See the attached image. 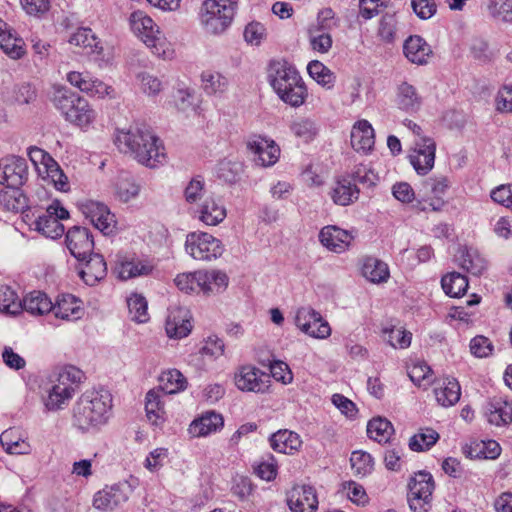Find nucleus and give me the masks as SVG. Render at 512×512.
I'll list each match as a JSON object with an SVG mask.
<instances>
[{"label": "nucleus", "mask_w": 512, "mask_h": 512, "mask_svg": "<svg viewBox=\"0 0 512 512\" xmlns=\"http://www.w3.org/2000/svg\"><path fill=\"white\" fill-rule=\"evenodd\" d=\"M190 313L186 308L177 307L169 311L165 330L169 338L182 339L191 332Z\"/></svg>", "instance_id": "4be33fe9"}, {"label": "nucleus", "mask_w": 512, "mask_h": 512, "mask_svg": "<svg viewBox=\"0 0 512 512\" xmlns=\"http://www.w3.org/2000/svg\"><path fill=\"white\" fill-rule=\"evenodd\" d=\"M68 218L69 212L59 201H53L37 215L34 221L35 230L47 238L57 239L64 234L65 230L61 220Z\"/></svg>", "instance_id": "1a4fd4ad"}, {"label": "nucleus", "mask_w": 512, "mask_h": 512, "mask_svg": "<svg viewBox=\"0 0 512 512\" xmlns=\"http://www.w3.org/2000/svg\"><path fill=\"white\" fill-rule=\"evenodd\" d=\"M463 453L470 459H496L501 447L494 440H472L463 447Z\"/></svg>", "instance_id": "2f4dec72"}, {"label": "nucleus", "mask_w": 512, "mask_h": 512, "mask_svg": "<svg viewBox=\"0 0 512 512\" xmlns=\"http://www.w3.org/2000/svg\"><path fill=\"white\" fill-rule=\"evenodd\" d=\"M238 0H205L200 11V22L206 32L220 34L230 26Z\"/></svg>", "instance_id": "20e7f679"}, {"label": "nucleus", "mask_w": 512, "mask_h": 512, "mask_svg": "<svg viewBox=\"0 0 512 512\" xmlns=\"http://www.w3.org/2000/svg\"><path fill=\"white\" fill-rule=\"evenodd\" d=\"M248 149L257 156L255 161L263 167L274 165L280 156V148L273 141L263 137H255L248 141Z\"/></svg>", "instance_id": "412c9836"}, {"label": "nucleus", "mask_w": 512, "mask_h": 512, "mask_svg": "<svg viewBox=\"0 0 512 512\" xmlns=\"http://www.w3.org/2000/svg\"><path fill=\"white\" fill-rule=\"evenodd\" d=\"M198 218L206 225L215 226L226 218V208L220 199L207 197L198 208Z\"/></svg>", "instance_id": "c85d7f7f"}, {"label": "nucleus", "mask_w": 512, "mask_h": 512, "mask_svg": "<svg viewBox=\"0 0 512 512\" xmlns=\"http://www.w3.org/2000/svg\"><path fill=\"white\" fill-rule=\"evenodd\" d=\"M69 42L75 46L89 48L91 52L100 54L102 52L101 41L96 37L90 28H79L73 33Z\"/></svg>", "instance_id": "49530a36"}, {"label": "nucleus", "mask_w": 512, "mask_h": 512, "mask_svg": "<svg viewBox=\"0 0 512 512\" xmlns=\"http://www.w3.org/2000/svg\"><path fill=\"white\" fill-rule=\"evenodd\" d=\"M236 387L244 392L265 393L270 385L269 376L259 368L246 364L237 368L234 375Z\"/></svg>", "instance_id": "4468645a"}, {"label": "nucleus", "mask_w": 512, "mask_h": 512, "mask_svg": "<svg viewBox=\"0 0 512 512\" xmlns=\"http://www.w3.org/2000/svg\"><path fill=\"white\" fill-rule=\"evenodd\" d=\"M203 89L207 95L222 94L226 91V79L220 74H213L210 72H204L201 75Z\"/></svg>", "instance_id": "4d7b16f0"}, {"label": "nucleus", "mask_w": 512, "mask_h": 512, "mask_svg": "<svg viewBox=\"0 0 512 512\" xmlns=\"http://www.w3.org/2000/svg\"><path fill=\"white\" fill-rule=\"evenodd\" d=\"M174 283L177 288L185 293H203L210 295L219 293L228 286V276L218 270L196 271L178 274Z\"/></svg>", "instance_id": "7ed1b4c3"}, {"label": "nucleus", "mask_w": 512, "mask_h": 512, "mask_svg": "<svg viewBox=\"0 0 512 512\" xmlns=\"http://www.w3.org/2000/svg\"><path fill=\"white\" fill-rule=\"evenodd\" d=\"M330 194L335 204L346 206L358 199L359 189L351 178L341 177L337 180Z\"/></svg>", "instance_id": "72a5a7b5"}, {"label": "nucleus", "mask_w": 512, "mask_h": 512, "mask_svg": "<svg viewBox=\"0 0 512 512\" xmlns=\"http://www.w3.org/2000/svg\"><path fill=\"white\" fill-rule=\"evenodd\" d=\"M361 271L362 275L374 284L385 283L390 277L388 265L375 257H366L363 260Z\"/></svg>", "instance_id": "f704fd0d"}, {"label": "nucleus", "mask_w": 512, "mask_h": 512, "mask_svg": "<svg viewBox=\"0 0 512 512\" xmlns=\"http://www.w3.org/2000/svg\"><path fill=\"white\" fill-rule=\"evenodd\" d=\"M343 490L346 491L349 500L356 505L365 506L369 502V497L364 487L355 481L344 482Z\"/></svg>", "instance_id": "680f3d73"}, {"label": "nucleus", "mask_w": 512, "mask_h": 512, "mask_svg": "<svg viewBox=\"0 0 512 512\" xmlns=\"http://www.w3.org/2000/svg\"><path fill=\"white\" fill-rule=\"evenodd\" d=\"M435 483L432 475L420 471L415 473L408 484L407 499L413 512H429Z\"/></svg>", "instance_id": "0eeeda50"}, {"label": "nucleus", "mask_w": 512, "mask_h": 512, "mask_svg": "<svg viewBox=\"0 0 512 512\" xmlns=\"http://www.w3.org/2000/svg\"><path fill=\"white\" fill-rule=\"evenodd\" d=\"M224 425L221 414L208 411L194 419L189 426V434L193 437H205L220 430Z\"/></svg>", "instance_id": "cd10ccee"}, {"label": "nucleus", "mask_w": 512, "mask_h": 512, "mask_svg": "<svg viewBox=\"0 0 512 512\" xmlns=\"http://www.w3.org/2000/svg\"><path fill=\"white\" fill-rule=\"evenodd\" d=\"M397 30V20L394 14H385L379 25V35L386 42H392Z\"/></svg>", "instance_id": "0e129e2a"}, {"label": "nucleus", "mask_w": 512, "mask_h": 512, "mask_svg": "<svg viewBox=\"0 0 512 512\" xmlns=\"http://www.w3.org/2000/svg\"><path fill=\"white\" fill-rule=\"evenodd\" d=\"M127 306L131 319L137 323H146L149 320L148 303L142 295L133 294L127 299Z\"/></svg>", "instance_id": "3c124183"}, {"label": "nucleus", "mask_w": 512, "mask_h": 512, "mask_svg": "<svg viewBox=\"0 0 512 512\" xmlns=\"http://www.w3.org/2000/svg\"><path fill=\"white\" fill-rule=\"evenodd\" d=\"M441 285L448 296L461 297L467 291L468 280L458 272H451L442 277Z\"/></svg>", "instance_id": "37998d69"}, {"label": "nucleus", "mask_w": 512, "mask_h": 512, "mask_svg": "<svg viewBox=\"0 0 512 512\" xmlns=\"http://www.w3.org/2000/svg\"><path fill=\"white\" fill-rule=\"evenodd\" d=\"M112 408V396L108 390L86 391L73 409V423L82 431L95 430L106 424Z\"/></svg>", "instance_id": "f03ea898"}, {"label": "nucleus", "mask_w": 512, "mask_h": 512, "mask_svg": "<svg viewBox=\"0 0 512 512\" xmlns=\"http://www.w3.org/2000/svg\"><path fill=\"white\" fill-rule=\"evenodd\" d=\"M307 71L311 78L323 87L330 88L334 82L333 73L321 62L314 60L307 66Z\"/></svg>", "instance_id": "6e6d98bb"}, {"label": "nucleus", "mask_w": 512, "mask_h": 512, "mask_svg": "<svg viewBox=\"0 0 512 512\" xmlns=\"http://www.w3.org/2000/svg\"><path fill=\"white\" fill-rule=\"evenodd\" d=\"M167 457L168 450L166 448H156L146 457L144 467L151 472H156L163 466Z\"/></svg>", "instance_id": "338daca9"}, {"label": "nucleus", "mask_w": 512, "mask_h": 512, "mask_svg": "<svg viewBox=\"0 0 512 512\" xmlns=\"http://www.w3.org/2000/svg\"><path fill=\"white\" fill-rule=\"evenodd\" d=\"M488 14L504 23H512V0H487Z\"/></svg>", "instance_id": "603ef678"}, {"label": "nucleus", "mask_w": 512, "mask_h": 512, "mask_svg": "<svg viewBox=\"0 0 512 512\" xmlns=\"http://www.w3.org/2000/svg\"><path fill=\"white\" fill-rule=\"evenodd\" d=\"M431 373V368L424 362H416L408 368L410 380L419 387H425L430 383Z\"/></svg>", "instance_id": "13d9d810"}, {"label": "nucleus", "mask_w": 512, "mask_h": 512, "mask_svg": "<svg viewBox=\"0 0 512 512\" xmlns=\"http://www.w3.org/2000/svg\"><path fill=\"white\" fill-rule=\"evenodd\" d=\"M415 14L423 20L430 19L437 11L435 0H411Z\"/></svg>", "instance_id": "69168bd1"}, {"label": "nucleus", "mask_w": 512, "mask_h": 512, "mask_svg": "<svg viewBox=\"0 0 512 512\" xmlns=\"http://www.w3.org/2000/svg\"><path fill=\"white\" fill-rule=\"evenodd\" d=\"M80 209L86 219L100 230L108 235L113 232L116 220L115 216L110 212L108 207L103 203L88 200L81 204Z\"/></svg>", "instance_id": "f3484780"}, {"label": "nucleus", "mask_w": 512, "mask_h": 512, "mask_svg": "<svg viewBox=\"0 0 512 512\" xmlns=\"http://www.w3.org/2000/svg\"><path fill=\"white\" fill-rule=\"evenodd\" d=\"M269 80L277 96H307V88L298 71L285 63L271 66Z\"/></svg>", "instance_id": "39448f33"}, {"label": "nucleus", "mask_w": 512, "mask_h": 512, "mask_svg": "<svg viewBox=\"0 0 512 512\" xmlns=\"http://www.w3.org/2000/svg\"><path fill=\"white\" fill-rule=\"evenodd\" d=\"M0 443L9 454H26L30 450L29 443L24 440L17 429L10 428L0 435Z\"/></svg>", "instance_id": "a19ab883"}, {"label": "nucleus", "mask_w": 512, "mask_h": 512, "mask_svg": "<svg viewBox=\"0 0 512 512\" xmlns=\"http://www.w3.org/2000/svg\"><path fill=\"white\" fill-rule=\"evenodd\" d=\"M460 266L468 273L474 276H480L487 269V261L480 253L472 248H463L460 250L458 258Z\"/></svg>", "instance_id": "e433bc0d"}, {"label": "nucleus", "mask_w": 512, "mask_h": 512, "mask_svg": "<svg viewBox=\"0 0 512 512\" xmlns=\"http://www.w3.org/2000/svg\"><path fill=\"white\" fill-rule=\"evenodd\" d=\"M436 143L430 137L415 140L409 153V161L417 174L427 175L434 167Z\"/></svg>", "instance_id": "2eb2a0df"}, {"label": "nucleus", "mask_w": 512, "mask_h": 512, "mask_svg": "<svg viewBox=\"0 0 512 512\" xmlns=\"http://www.w3.org/2000/svg\"><path fill=\"white\" fill-rule=\"evenodd\" d=\"M23 299L7 285H0V311L7 314H16L22 309Z\"/></svg>", "instance_id": "8fccbe9b"}, {"label": "nucleus", "mask_w": 512, "mask_h": 512, "mask_svg": "<svg viewBox=\"0 0 512 512\" xmlns=\"http://www.w3.org/2000/svg\"><path fill=\"white\" fill-rule=\"evenodd\" d=\"M19 39H17L7 23L0 19V47L1 49L13 59H18L23 54V50Z\"/></svg>", "instance_id": "c03bdc74"}, {"label": "nucleus", "mask_w": 512, "mask_h": 512, "mask_svg": "<svg viewBox=\"0 0 512 512\" xmlns=\"http://www.w3.org/2000/svg\"><path fill=\"white\" fill-rule=\"evenodd\" d=\"M450 187L446 176H434L423 182V196L417 200L416 207L421 211H440L445 204L444 195Z\"/></svg>", "instance_id": "f8f14e48"}, {"label": "nucleus", "mask_w": 512, "mask_h": 512, "mask_svg": "<svg viewBox=\"0 0 512 512\" xmlns=\"http://www.w3.org/2000/svg\"><path fill=\"white\" fill-rule=\"evenodd\" d=\"M382 337L391 347L395 349H405L411 344V332L402 327H385L382 329Z\"/></svg>", "instance_id": "a18cd8bd"}, {"label": "nucleus", "mask_w": 512, "mask_h": 512, "mask_svg": "<svg viewBox=\"0 0 512 512\" xmlns=\"http://www.w3.org/2000/svg\"><path fill=\"white\" fill-rule=\"evenodd\" d=\"M74 388L70 385L55 384L49 392L46 407L49 410L61 409L72 398Z\"/></svg>", "instance_id": "09e8293b"}, {"label": "nucleus", "mask_w": 512, "mask_h": 512, "mask_svg": "<svg viewBox=\"0 0 512 512\" xmlns=\"http://www.w3.org/2000/svg\"><path fill=\"white\" fill-rule=\"evenodd\" d=\"M65 243L71 255L78 260H84L93 252L94 239L86 227L73 226L68 229Z\"/></svg>", "instance_id": "a211bd4d"}, {"label": "nucleus", "mask_w": 512, "mask_h": 512, "mask_svg": "<svg viewBox=\"0 0 512 512\" xmlns=\"http://www.w3.org/2000/svg\"><path fill=\"white\" fill-rule=\"evenodd\" d=\"M439 439V434L432 428H421L409 440L412 451L422 452L429 450Z\"/></svg>", "instance_id": "de8ad7c7"}, {"label": "nucleus", "mask_w": 512, "mask_h": 512, "mask_svg": "<svg viewBox=\"0 0 512 512\" xmlns=\"http://www.w3.org/2000/svg\"><path fill=\"white\" fill-rule=\"evenodd\" d=\"M67 80L83 93L103 96L114 92L111 86L97 79H92L88 74L73 71L67 75Z\"/></svg>", "instance_id": "a878e982"}, {"label": "nucleus", "mask_w": 512, "mask_h": 512, "mask_svg": "<svg viewBox=\"0 0 512 512\" xmlns=\"http://www.w3.org/2000/svg\"><path fill=\"white\" fill-rule=\"evenodd\" d=\"M133 484L129 481L118 482L105 486L95 493L93 507L103 512L113 511L126 503L133 492Z\"/></svg>", "instance_id": "9b49d317"}, {"label": "nucleus", "mask_w": 512, "mask_h": 512, "mask_svg": "<svg viewBox=\"0 0 512 512\" xmlns=\"http://www.w3.org/2000/svg\"><path fill=\"white\" fill-rule=\"evenodd\" d=\"M394 433L391 422L383 417H375L368 422L367 434L378 443H387Z\"/></svg>", "instance_id": "79ce46f5"}, {"label": "nucleus", "mask_w": 512, "mask_h": 512, "mask_svg": "<svg viewBox=\"0 0 512 512\" xmlns=\"http://www.w3.org/2000/svg\"><path fill=\"white\" fill-rule=\"evenodd\" d=\"M488 422L500 426L512 422V401L502 396L489 400L485 410Z\"/></svg>", "instance_id": "b1692460"}, {"label": "nucleus", "mask_w": 512, "mask_h": 512, "mask_svg": "<svg viewBox=\"0 0 512 512\" xmlns=\"http://www.w3.org/2000/svg\"><path fill=\"white\" fill-rule=\"evenodd\" d=\"M403 53L411 63L425 65L432 56V49L424 38L419 35H411L404 41Z\"/></svg>", "instance_id": "5701e85b"}, {"label": "nucleus", "mask_w": 512, "mask_h": 512, "mask_svg": "<svg viewBox=\"0 0 512 512\" xmlns=\"http://www.w3.org/2000/svg\"><path fill=\"white\" fill-rule=\"evenodd\" d=\"M160 385L156 389L162 390V394L171 395L184 391L187 388V379L177 369H169L161 373Z\"/></svg>", "instance_id": "58836bf2"}, {"label": "nucleus", "mask_w": 512, "mask_h": 512, "mask_svg": "<svg viewBox=\"0 0 512 512\" xmlns=\"http://www.w3.org/2000/svg\"><path fill=\"white\" fill-rule=\"evenodd\" d=\"M375 144V133L367 120L357 121L351 130V145L357 152L368 153Z\"/></svg>", "instance_id": "393cba45"}, {"label": "nucleus", "mask_w": 512, "mask_h": 512, "mask_svg": "<svg viewBox=\"0 0 512 512\" xmlns=\"http://www.w3.org/2000/svg\"><path fill=\"white\" fill-rule=\"evenodd\" d=\"M351 468L357 476L364 477L373 470L374 462L371 455L364 451H354L350 457Z\"/></svg>", "instance_id": "5fc2aeb1"}, {"label": "nucleus", "mask_w": 512, "mask_h": 512, "mask_svg": "<svg viewBox=\"0 0 512 512\" xmlns=\"http://www.w3.org/2000/svg\"><path fill=\"white\" fill-rule=\"evenodd\" d=\"M287 503L292 512H316L319 503L316 489L310 485H296L288 492Z\"/></svg>", "instance_id": "6ab92c4d"}, {"label": "nucleus", "mask_w": 512, "mask_h": 512, "mask_svg": "<svg viewBox=\"0 0 512 512\" xmlns=\"http://www.w3.org/2000/svg\"><path fill=\"white\" fill-rule=\"evenodd\" d=\"M269 442L274 451L284 454H294L302 446L300 436L287 429L279 430L272 434Z\"/></svg>", "instance_id": "7c9ffc66"}, {"label": "nucleus", "mask_w": 512, "mask_h": 512, "mask_svg": "<svg viewBox=\"0 0 512 512\" xmlns=\"http://www.w3.org/2000/svg\"><path fill=\"white\" fill-rule=\"evenodd\" d=\"M51 312L56 318L74 321L80 319L83 315L81 301L71 294H64L58 298Z\"/></svg>", "instance_id": "c756f323"}, {"label": "nucleus", "mask_w": 512, "mask_h": 512, "mask_svg": "<svg viewBox=\"0 0 512 512\" xmlns=\"http://www.w3.org/2000/svg\"><path fill=\"white\" fill-rule=\"evenodd\" d=\"M354 237L347 230L329 225L320 230L319 241L328 250L343 253L350 247Z\"/></svg>", "instance_id": "aec40b11"}, {"label": "nucleus", "mask_w": 512, "mask_h": 512, "mask_svg": "<svg viewBox=\"0 0 512 512\" xmlns=\"http://www.w3.org/2000/svg\"><path fill=\"white\" fill-rule=\"evenodd\" d=\"M153 270V266L148 262L138 259H124L116 266L118 277L122 280H128L138 276L149 275Z\"/></svg>", "instance_id": "4c0bfd02"}, {"label": "nucleus", "mask_w": 512, "mask_h": 512, "mask_svg": "<svg viewBox=\"0 0 512 512\" xmlns=\"http://www.w3.org/2000/svg\"><path fill=\"white\" fill-rule=\"evenodd\" d=\"M224 342L217 336H209L202 346L200 352L202 355L209 356L211 358H218L224 353Z\"/></svg>", "instance_id": "774afa93"}, {"label": "nucleus", "mask_w": 512, "mask_h": 512, "mask_svg": "<svg viewBox=\"0 0 512 512\" xmlns=\"http://www.w3.org/2000/svg\"><path fill=\"white\" fill-rule=\"evenodd\" d=\"M114 142L120 151L149 168H155L166 161L163 142L145 123L132 124L128 129H117Z\"/></svg>", "instance_id": "f257e3e1"}, {"label": "nucleus", "mask_w": 512, "mask_h": 512, "mask_svg": "<svg viewBox=\"0 0 512 512\" xmlns=\"http://www.w3.org/2000/svg\"><path fill=\"white\" fill-rule=\"evenodd\" d=\"M186 252L195 260L210 261L224 251L222 242L206 232L189 233L185 242Z\"/></svg>", "instance_id": "6e6552de"}, {"label": "nucleus", "mask_w": 512, "mask_h": 512, "mask_svg": "<svg viewBox=\"0 0 512 512\" xmlns=\"http://www.w3.org/2000/svg\"><path fill=\"white\" fill-rule=\"evenodd\" d=\"M243 172V165L239 161H232L230 159H223L218 163L217 176L227 183H235L241 173Z\"/></svg>", "instance_id": "864d4df0"}, {"label": "nucleus", "mask_w": 512, "mask_h": 512, "mask_svg": "<svg viewBox=\"0 0 512 512\" xmlns=\"http://www.w3.org/2000/svg\"><path fill=\"white\" fill-rule=\"evenodd\" d=\"M54 105L65 119L81 128L89 126L96 117L86 98H53Z\"/></svg>", "instance_id": "9d476101"}, {"label": "nucleus", "mask_w": 512, "mask_h": 512, "mask_svg": "<svg viewBox=\"0 0 512 512\" xmlns=\"http://www.w3.org/2000/svg\"><path fill=\"white\" fill-rule=\"evenodd\" d=\"M254 473L262 480L272 481L278 474V464L273 455L254 465Z\"/></svg>", "instance_id": "bf43d9fd"}, {"label": "nucleus", "mask_w": 512, "mask_h": 512, "mask_svg": "<svg viewBox=\"0 0 512 512\" xmlns=\"http://www.w3.org/2000/svg\"><path fill=\"white\" fill-rule=\"evenodd\" d=\"M28 179L27 162L22 157L7 156L0 160V184L19 189Z\"/></svg>", "instance_id": "dca6fc26"}, {"label": "nucleus", "mask_w": 512, "mask_h": 512, "mask_svg": "<svg viewBox=\"0 0 512 512\" xmlns=\"http://www.w3.org/2000/svg\"><path fill=\"white\" fill-rule=\"evenodd\" d=\"M0 206L6 211H20L23 206L18 189L0 191Z\"/></svg>", "instance_id": "e2e57ef3"}, {"label": "nucleus", "mask_w": 512, "mask_h": 512, "mask_svg": "<svg viewBox=\"0 0 512 512\" xmlns=\"http://www.w3.org/2000/svg\"><path fill=\"white\" fill-rule=\"evenodd\" d=\"M437 402L443 407L456 404L461 396V389L455 378H446L434 389Z\"/></svg>", "instance_id": "c9c22d12"}, {"label": "nucleus", "mask_w": 512, "mask_h": 512, "mask_svg": "<svg viewBox=\"0 0 512 512\" xmlns=\"http://www.w3.org/2000/svg\"><path fill=\"white\" fill-rule=\"evenodd\" d=\"M53 303L51 299L41 291H33L23 298L22 309L31 315H44L51 312Z\"/></svg>", "instance_id": "ea45409f"}, {"label": "nucleus", "mask_w": 512, "mask_h": 512, "mask_svg": "<svg viewBox=\"0 0 512 512\" xmlns=\"http://www.w3.org/2000/svg\"><path fill=\"white\" fill-rule=\"evenodd\" d=\"M89 259L80 270V277L87 285L93 286L104 279L107 274V265L102 255L91 253Z\"/></svg>", "instance_id": "473e14b6"}, {"label": "nucleus", "mask_w": 512, "mask_h": 512, "mask_svg": "<svg viewBox=\"0 0 512 512\" xmlns=\"http://www.w3.org/2000/svg\"><path fill=\"white\" fill-rule=\"evenodd\" d=\"M295 323L302 332L310 337L326 339L331 335L329 323L319 312L310 307H302L297 310Z\"/></svg>", "instance_id": "ddd939ff"}, {"label": "nucleus", "mask_w": 512, "mask_h": 512, "mask_svg": "<svg viewBox=\"0 0 512 512\" xmlns=\"http://www.w3.org/2000/svg\"><path fill=\"white\" fill-rule=\"evenodd\" d=\"M130 23L133 32L151 49L153 54L165 56L166 39L151 17L142 11H135L130 16Z\"/></svg>", "instance_id": "423d86ee"}, {"label": "nucleus", "mask_w": 512, "mask_h": 512, "mask_svg": "<svg viewBox=\"0 0 512 512\" xmlns=\"http://www.w3.org/2000/svg\"><path fill=\"white\" fill-rule=\"evenodd\" d=\"M162 390L151 389L145 397V411L149 422L154 426H161L167 419L165 403L163 401Z\"/></svg>", "instance_id": "bb28decb"}, {"label": "nucleus", "mask_w": 512, "mask_h": 512, "mask_svg": "<svg viewBox=\"0 0 512 512\" xmlns=\"http://www.w3.org/2000/svg\"><path fill=\"white\" fill-rule=\"evenodd\" d=\"M351 179L356 185L357 183L362 184L367 188L374 187L379 180L377 174L365 165L356 166L352 172Z\"/></svg>", "instance_id": "052dcab7"}]
</instances>
